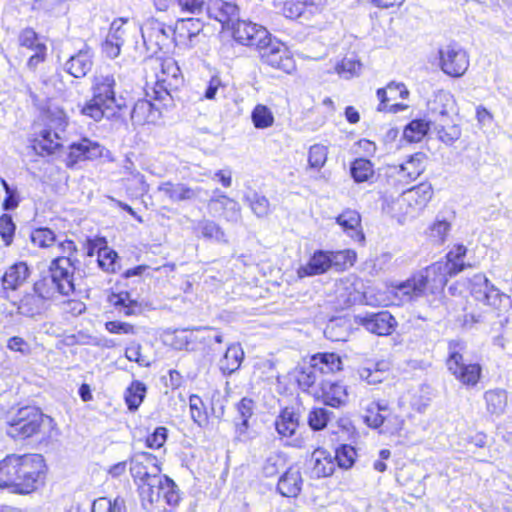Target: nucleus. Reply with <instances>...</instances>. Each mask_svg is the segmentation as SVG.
Segmentation results:
<instances>
[{"label":"nucleus","instance_id":"aec40b11","mask_svg":"<svg viewBox=\"0 0 512 512\" xmlns=\"http://www.w3.org/2000/svg\"><path fill=\"white\" fill-rule=\"evenodd\" d=\"M471 291L477 300L489 305L494 304L503 295L484 274L472 277Z\"/></svg>","mask_w":512,"mask_h":512},{"label":"nucleus","instance_id":"bb28decb","mask_svg":"<svg viewBox=\"0 0 512 512\" xmlns=\"http://www.w3.org/2000/svg\"><path fill=\"white\" fill-rule=\"evenodd\" d=\"M302 487V477L297 467H290L280 477L277 488L286 497H296Z\"/></svg>","mask_w":512,"mask_h":512},{"label":"nucleus","instance_id":"c756f323","mask_svg":"<svg viewBox=\"0 0 512 512\" xmlns=\"http://www.w3.org/2000/svg\"><path fill=\"white\" fill-rule=\"evenodd\" d=\"M244 358V351L240 344H231L224 356L220 359L219 367L224 374H232L237 371Z\"/></svg>","mask_w":512,"mask_h":512},{"label":"nucleus","instance_id":"37998d69","mask_svg":"<svg viewBox=\"0 0 512 512\" xmlns=\"http://www.w3.org/2000/svg\"><path fill=\"white\" fill-rule=\"evenodd\" d=\"M197 229L202 237L215 240L221 243H227L225 232L222 228L212 220H202L198 223Z\"/></svg>","mask_w":512,"mask_h":512},{"label":"nucleus","instance_id":"4d7b16f0","mask_svg":"<svg viewBox=\"0 0 512 512\" xmlns=\"http://www.w3.org/2000/svg\"><path fill=\"white\" fill-rule=\"evenodd\" d=\"M451 224L445 219H436L430 226V237L438 244L445 242L450 231Z\"/></svg>","mask_w":512,"mask_h":512},{"label":"nucleus","instance_id":"4c0bfd02","mask_svg":"<svg viewBox=\"0 0 512 512\" xmlns=\"http://www.w3.org/2000/svg\"><path fill=\"white\" fill-rule=\"evenodd\" d=\"M330 268L336 271H344L353 266L356 261V253L353 250L328 251Z\"/></svg>","mask_w":512,"mask_h":512},{"label":"nucleus","instance_id":"3c124183","mask_svg":"<svg viewBox=\"0 0 512 512\" xmlns=\"http://www.w3.org/2000/svg\"><path fill=\"white\" fill-rule=\"evenodd\" d=\"M46 120L48 129L63 132L67 125V117L65 112L59 108H49L46 112Z\"/></svg>","mask_w":512,"mask_h":512},{"label":"nucleus","instance_id":"6e6d98bb","mask_svg":"<svg viewBox=\"0 0 512 512\" xmlns=\"http://www.w3.org/2000/svg\"><path fill=\"white\" fill-rule=\"evenodd\" d=\"M254 402L252 399L243 398L237 405L238 413L241 417V423H237L240 433H244L248 428V419L253 414Z\"/></svg>","mask_w":512,"mask_h":512},{"label":"nucleus","instance_id":"1a4fd4ad","mask_svg":"<svg viewBox=\"0 0 512 512\" xmlns=\"http://www.w3.org/2000/svg\"><path fill=\"white\" fill-rule=\"evenodd\" d=\"M440 67L451 77H461L469 67L466 51L457 45H447L439 50Z\"/></svg>","mask_w":512,"mask_h":512},{"label":"nucleus","instance_id":"412c9836","mask_svg":"<svg viewBox=\"0 0 512 512\" xmlns=\"http://www.w3.org/2000/svg\"><path fill=\"white\" fill-rule=\"evenodd\" d=\"M93 66V53L88 46L80 49L70 56L64 65V69L75 78L84 77Z\"/></svg>","mask_w":512,"mask_h":512},{"label":"nucleus","instance_id":"ea45409f","mask_svg":"<svg viewBox=\"0 0 512 512\" xmlns=\"http://www.w3.org/2000/svg\"><path fill=\"white\" fill-rule=\"evenodd\" d=\"M146 394V386L140 381H133L126 389L125 401L131 411H135L141 405Z\"/></svg>","mask_w":512,"mask_h":512},{"label":"nucleus","instance_id":"13d9d810","mask_svg":"<svg viewBox=\"0 0 512 512\" xmlns=\"http://www.w3.org/2000/svg\"><path fill=\"white\" fill-rule=\"evenodd\" d=\"M117 253L107 247L98 251V265L106 272H115Z\"/></svg>","mask_w":512,"mask_h":512},{"label":"nucleus","instance_id":"a19ab883","mask_svg":"<svg viewBox=\"0 0 512 512\" xmlns=\"http://www.w3.org/2000/svg\"><path fill=\"white\" fill-rule=\"evenodd\" d=\"M251 120L257 129H266L274 124V115L266 105L257 104L252 110Z\"/></svg>","mask_w":512,"mask_h":512},{"label":"nucleus","instance_id":"6e6552de","mask_svg":"<svg viewBox=\"0 0 512 512\" xmlns=\"http://www.w3.org/2000/svg\"><path fill=\"white\" fill-rule=\"evenodd\" d=\"M260 57L267 65L290 73L294 69V61L288 55L285 46L278 40L273 39L271 35L260 45L258 49Z\"/></svg>","mask_w":512,"mask_h":512},{"label":"nucleus","instance_id":"338daca9","mask_svg":"<svg viewBox=\"0 0 512 512\" xmlns=\"http://www.w3.org/2000/svg\"><path fill=\"white\" fill-rule=\"evenodd\" d=\"M125 356L129 361H134L140 366L147 367L150 365L149 361L141 354V345L133 343L125 350Z\"/></svg>","mask_w":512,"mask_h":512},{"label":"nucleus","instance_id":"a878e982","mask_svg":"<svg viewBox=\"0 0 512 512\" xmlns=\"http://www.w3.org/2000/svg\"><path fill=\"white\" fill-rule=\"evenodd\" d=\"M30 270L25 262H17L7 268L2 276V285L6 290H16L26 282Z\"/></svg>","mask_w":512,"mask_h":512},{"label":"nucleus","instance_id":"680f3d73","mask_svg":"<svg viewBox=\"0 0 512 512\" xmlns=\"http://www.w3.org/2000/svg\"><path fill=\"white\" fill-rule=\"evenodd\" d=\"M14 232L15 224L12 217L8 214H3L0 217V235L6 246L12 243Z\"/></svg>","mask_w":512,"mask_h":512},{"label":"nucleus","instance_id":"864d4df0","mask_svg":"<svg viewBox=\"0 0 512 512\" xmlns=\"http://www.w3.org/2000/svg\"><path fill=\"white\" fill-rule=\"evenodd\" d=\"M31 241L35 246L47 248L52 246L56 241L54 232L48 228H38L31 233Z\"/></svg>","mask_w":512,"mask_h":512},{"label":"nucleus","instance_id":"a18cd8bd","mask_svg":"<svg viewBox=\"0 0 512 512\" xmlns=\"http://www.w3.org/2000/svg\"><path fill=\"white\" fill-rule=\"evenodd\" d=\"M429 122L419 119L411 121L404 129V138L409 142H419L427 134Z\"/></svg>","mask_w":512,"mask_h":512},{"label":"nucleus","instance_id":"774afa93","mask_svg":"<svg viewBox=\"0 0 512 512\" xmlns=\"http://www.w3.org/2000/svg\"><path fill=\"white\" fill-rule=\"evenodd\" d=\"M438 135L441 141L450 144L460 137L461 131L460 128L456 125H451L448 127L440 125V128L438 129Z\"/></svg>","mask_w":512,"mask_h":512},{"label":"nucleus","instance_id":"ddd939ff","mask_svg":"<svg viewBox=\"0 0 512 512\" xmlns=\"http://www.w3.org/2000/svg\"><path fill=\"white\" fill-rule=\"evenodd\" d=\"M157 190L174 203L199 200L202 193L207 194V191L199 186L192 187L182 182L173 183L170 181L161 183Z\"/></svg>","mask_w":512,"mask_h":512},{"label":"nucleus","instance_id":"58836bf2","mask_svg":"<svg viewBox=\"0 0 512 512\" xmlns=\"http://www.w3.org/2000/svg\"><path fill=\"white\" fill-rule=\"evenodd\" d=\"M487 410L491 414L501 415L507 406V394L505 391L496 389L487 391L484 395Z\"/></svg>","mask_w":512,"mask_h":512},{"label":"nucleus","instance_id":"dca6fc26","mask_svg":"<svg viewBox=\"0 0 512 512\" xmlns=\"http://www.w3.org/2000/svg\"><path fill=\"white\" fill-rule=\"evenodd\" d=\"M102 153L103 147L99 143L84 138L80 142L70 145L67 165L73 166L79 161L99 158Z\"/></svg>","mask_w":512,"mask_h":512},{"label":"nucleus","instance_id":"4be33fe9","mask_svg":"<svg viewBox=\"0 0 512 512\" xmlns=\"http://www.w3.org/2000/svg\"><path fill=\"white\" fill-rule=\"evenodd\" d=\"M330 261L328 251L317 250L309 258L305 265H301L297 269L299 279L322 275L330 270Z\"/></svg>","mask_w":512,"mask_h":512},{"label":"nucleus","instance_id":"c85d7f7f","mask_svg":"<svg viewBox=\"0 0 512 512\" xmlns=\"http://www.w3.org/2000/svg\"><path fill=\"white\" fill-rule=\"evenodd\" d=\"M18 456L19 454H8L0 460V488H7L13 492V486L17 484Z\"/></svg>","mask_w":512,"mask_h":512},{"label":"nucleus","instance_id":"393cba45","mask_svg":"<svg viewBox=\"0 0 512 512\" xmlns=\"http://www.w3.org/2000/svg\"><path fill=\"white\" fill-rule=\"evenodd\" d=\"M336 222L344 231L355 241L363 242L365 237L361 231V217L356 210H344L337 218Z\"/></svg>","mask_w":512,"mask_h":512},{"label":"nucleus","instance_id":"de8ad7c7","mask_svg":"<svg viewBox=\"0 0 512 512\" xmlns=\"http://www.w3.org/2000/svg\"><path fill=\"white\" fill-rule=\"evenodd\" d=\"M202 27L203 25L198 18H186L177 21L175 30L180 36L191 39L201 32Z\"/></svg>","mask_w":512,"mask_h":512},{"label":"nucleus","instance_id":"f257e3e1","mask_svg":"<svg viewBox=\"0 0 512 512\" xmlns=\"http://www.w3.org/2000/svg\"><path fill=\"white\" fill-rule=\"evenodd\" d=\"M45 302L56 298L57 295L69 296L75 291L73 268L68 257H57L51 263L49 275L44 276L33 286Z\"/></svg>","mask_w":512,"mask_h":512},{"label":"nucleus","instance_id":"f8f14e48","mask_svg":"<svg viewBox=\"0 0 512 512\" xmlns=\"http://www.w3.org/2000/svg\"><path fill=\"white\" fill-rule=\"evenodd\" d=\"M354 320L355 323L377 335H389L396 326L395 318L386 310L378 313L357 314Z\"/></svg>","mask_w":512,"mask_h":512},{"label":"nucleus","instance_id":"423d86ee","mask_svg":"<svg viewBox=\"0 0 512 512\" xmlns=\"http://www.w3.org/2000/svg\"><path fill=\"white\" fill-rule=\"evenodd\" d=\"M432 196V185L425 182L404 191L396 205L403 216L414 218L425 209Z\"/></svg>","mask_w":512,"mask_h":512},{"label":"nucleus","instance_id":"a211bd4d","mask_svg":"<svg viewBox=\"0 0 512 512\" xmlns=\"http://www.w3.org/2000/svg\"><path fill=\"white\" fill-rule=\"evenodd\" d=\"M210 18L219 21L223 28H230L238 18V7L223 0H211L207 6Z\"/></svg>","mask_w":512,"mask_h":512},{"label":"nucleus","instance_id":"e433bc0d","mask_svg":"<svg viewBox=\"0 0 512 512\" xmlns=\"http://www.w3.org/2000/svg\"><path fill=\"white\" fill-rule=\"evenodd\" d=\"M311 363L322 373L336 372L342 369V361L335 353H318L312 356Z\"/></svg>","mask_w":512,"mask_h":512},{"label":"nucleus","instance_id":"2f4dec72","mask_svg":"<svg viewBox=\"0 0 512 512\" xmlns=\"http://www.w3.org/2000/svg\"><path fill=\"white\" fill-rule=\"evenodd\" d=\"M359 377L370 385L384 381L388 374V364L384 361L369 363L358 369Z\"/></svg>","mask_w":512,"mask_h":512},{"label":"nucleus","instance_id":"9b49d317","mask_svg":"<svg viewBox=\"0 0 512 512\" xmlns=\"http://www.w3.org/2000/svg\"><path fill=\"white\" fill-rule=\"evenodd\" d=\"M154 473H156V476L138 483L139 495L145 509H150L155 503H158L162 499V494L172 484L170 478L161 474V469H154Z\"/></svg>","mask_w":512,"mask_h":512},{"label":"nucleus","instance_id":"69168bd1","mask_svg":"<svg viewBox=\"0 0 512 512\" xmlns=\"http://www.w3.org/2000/svg\"><path fill=\"white\" fill-rule=\"evenodd\" d=\"M167 438V429L165 427H157L155 431L146 439L149 448L158 449L162 447Z\"/></svg>","mask_w":512,"mask_h":512},{"label":"nucleus","instance_id":"bf43d9fd","mask_svg":"<svg viewBox=\"0 0 512 512\" xmlns=\"http://www.w3.org/2000/svg\"><path fill=\"white\" fill-rule=\"evenodd\" d=\"M361 63L353 58H344L341 63L336 66V71L339 75L349 79L361 70Z\"/></svg>","mask_w":512,"mask_h":512},{"label":"nucleus","instance_id":"7c9ffc66","mask_svg":"<svg viewBox=\"0 0 512 512\" xmlns=\"http://www.w3.org/2000/svg\"><path fill=\"white\" fill-rule=\"evenodd\" d=\"M313 462L312 473L316 477H327L333 474L335 465L329 452L316 449L311 457Z\"/></svg>","mask_w":512,"mask_h":512},{"label":"nucleus","instance_id":"4468645a","mask_svg":"<svg viewBox=\"0 0 512 512\" xmlns=\"http://www.w3.org/2000/svg\"><path fill=\"white\" fill-rule=\"evenodd\" d=\"M423 273L426 276V284L434 292L443 289L448 282L449 277H453L459 273V269L455 264L440 260L428 266Z\"/></svg>","mask_w":512,"mask_h":512},{"label":"nucleus","instance_id":"603ef678","mask_svg":"<svg viewBox=\"0 0 512 512\" xmlns=\"http://www.w3.org/2000/svg\"><path fill=\"white\" fill-rule=\"evenodd\" d=\"M328 148L322 144H314L310 147L308 153V163L311 168L321 169L326 161Z\"/></svg>","mask_w":512,"mask_h":512},{"label":"nucleus","instance_id":"5fc2aeb1","mask_svg":"<svg viewBox=\"0 0 512 512\" xmlns=\"http://www.w3.org/2000/svg\"><path fill=\"white\" fill-rule=\"evenodd\" d=\"M356 451L354 447L343 444L335 450V460L341 468H350L355 461Z\"/></svg>","mask_w":512,"mask_h":512},{"label":"nucleus","instance_id":"c9c22d12","mask_svg":"<svg viewBox=\"0 0 512 512\" xmlns=\"http://www.w3.org/2000/svg\"><path fill=\"white\" fill-rule=\"evenodd\" d=\"M61 146L60 144V133L51 129H44L40 138L36 141L34 149L38 153L51 154Z\"/></svg>","mask_w":512,"mask_h":512},{"label":"nucleus","instance_id":"f03ea898","mask_svg":"<svg viewBox=\"0 0 512 512\" xmlns=\"http://www.w3.org/2000/svg\"><path fill=\"white\" fill-rule=\"evenodd\" d=\"M114 86L113 75L95 76L92 86L93 97L82 107L81 113L94 121L113 117L115 110H120L125 105L121 100L116 99Z\"/></svg>","mask_w":512,"mask_h":512},{"label":"nucleus","instance_id":"e2e57ef3","mask_svg":"<svg viewBox=\"0 0 512 512\" xmlns=\"http://www.w3.org/2000/svg\"><path fill=\"white\" fill-rule=\"evenodd\" d=\"M467 249L463 245H457L451 250L445 257V261L455 264L456 268L459 269V273L463 271L466 265L462 262V258L466 255Z\"/></svg>","mask_w":512,"mask_h":512},{"label":"nucleus","instance_id":"0eeeda50","mask_svg":"<svg viewBox=\"0 0 512 512\" xmlns=\"http://www.w3.org/2000/svg\"><path fill=\"white\" fill-rule=\"evenodd\" d=\"M464 349L460 341L449 342L448 370L465 385H475L480 377L481 368L478 364H466L461 351Z\"/></svg>","mask_w":512,"mask_h":512},{"label":"nucleus","instance_id":"8fccbe9b","mask_svg":"<svg viewBox=\"0 0 512 512\" xmlns=\"http://www.w3.org/2000/svg\"><path fill=\"white\" fill-rule=\"evenodd\" d=\"M331 415L332 412L325 408H313L308 415V424L313 430H322L327 426Z\"/></svg>","mask_w":512,"mask_h":512},{"label":"nucleus","instance_id":"20e7f679","mask_svg":"<svg viewBox=\"0 0 512 512\" xmlns=\"http://www.w3.org/2000/svg\"><path fill=\"white\" fill-rule=\"evenodd\" d=\"M160 70L156 74L154 88L155 100L168 107L172 105V93L183 82V77L177 62L173 58H166L159 62Z\"/></svg>","mask_w":512,"mask_h":512},{"label":"nucleus","instance_id":"0e129e2a","mask_svg":"<svg viewBox=\"0 0 512 512\" xmlns=\"http://www.w3.org/2000/svg\"><path fill=\"white\" fill-rule=\"evenodd\" d=\"M305 10L302 0L286 1L283 7V13L287 18L295 19L300 17Z\"/></svg>","mask_w":512,"mask_h":512},{"label":"nucleus","instance_id":"72a5a7b5","mask_svg":"<svg viewBox=\"0 0 512 512\" xmlns=\"http://www.w3.org/2000/svg\"><path fill=\"white\" fill-rule=\"evenodd\" d=\"M321 374L322 372L310 362L308 367L302 368L299 372L297 382L304 391L312 395L313 391L319 389L318 380Z\"/></svg>","mask_w":512,"mask_h":512},{"label":"nucleus","instance_id":"49530a36","mask_svg":"<svg viewBox=\"0 0 512 512\" xmlns=\"http://www.w3.org/2000/svg\"><path fill=\"white\" fill-rule=\"evenodd\" d=\"M350 171L356 182H365L374 174L372 163L363 158L356 159L352 163Z\"/></svg>","mask_w":512,"mask_h":512},{"label":"nucleus","instance_id":"9d476101","mask_svg":"<svg viewBox=\"0 0 512 512\" xmlns=\"http://www.w3.org/2000/svg\"><path fill=\"white\" fill-rule=\"evenodd\" d=\"M230 29L232 30L233 38L237 42L246 46H253L257 50L271 35L265 27L250 21L240 20L239 18H237Z\"/></svg>","mask_w":512,"mask_h":512},{"label":"nucleus","instance_id":"cd10ccee","mask_svg":"<svg viewBox=\"0 0 512 512\" xmlns=\"http://www.w3.org/2000/svg\"><path fill=\"white\" fill-rule=\"evenodd\" d=\"M426 155L415 153L399 165L398 174L407 181L416 180L425 170Z\"/></svg>","mask_w":512,"mask_h":512},{"label":"nucleus","instance_id":"2eb2a0df","mask_svg":"<svg viewBox=\"0 0 512 512\" xmlns=\"http://www.w3.org/2000/svg\"><path fill=\"white\" fill-rule=\"evenodd\" d=\"M312 396L321 400L325 405L336 408L345 403L347 392L346 388L340 383L321 380L319 389L313 391Z\"/></svg>","mask_w":512,"mask_h":512},{"label":"nucleus","instance_id":"79ce46f5","mask_svg":"<svg viewBox=\"0 0 512 512\" xmlns=\"http://www.w3.org/2000/svg\"><path fill=\"white\" fill-rule=\"evenodd\" d=\"M109 301L113 306L118 307L119 312L123 313L125 316L136 314V309L139 308L137 302L130 298L128 292L112 294Z\"/></svg>","mask_w":512,"mask_h":512},{"label":"nucleus","instance_id":"6ab92c4d","mask_svg":"<svg viewBox=\"0 0 512 512\" xmlns=\"http://www.w3.org/2000/svg\"><path fill=\"white\" fill-rule=\"evenodd\" d=\"M208 207L216 212L221 211L227 221L237 222L241 218L238 202L220 193L218 189L214 191V196L209 199Z\"/></svg>","mask_w":512,"mask_h":512},{"label":"nucleus","instance_id":"09e8293b","mask_svg":"<svg viewBox=\"0 0 512 512\" xmlns=\"http://www.w3.org/2000/svg\"><path fill=\"white\" fill-rule=\"evenodd\" d=\"M451 102V95L447 92L440 91L435 94L433 101L428 103L429 111L435 115L445 118L448 116L447 106Z\"/></svg>","mask_w":512,"mask_h":512},{"label":"nucleus","instance_id":"7ed1b4c3","mask_svg":"<svg viewBox=\"0 0 512 512\" xmlns=\"http://www.w3.org/2000/svg\"><path fill=\"white\" fill-rule=\"evenodd\" d=\"M16 482L13 492L18 494H29L35 491L43 482L46 464L40 454H23L18 456Z\"/></svg>","mask_w":512,"mask_h":512},{"label":"nucleus","instance_id":"f704fd0d","mask_svg":"<svg viewBox=\"0 0 512 512\" xmlns=\"http://www.w3.org/2000/svg\"><path fill=\"white\" fill-rule=\"evenodd\" d=\"M298 425V417L289 408H285L275 421L276 430L283 437L292 436L297 430Z\"/></svg>","mask_w":512,"mask_h":512},{"label":"nucleus","instance_id":"c03bdc74","mask_svg":"<svg viewBox=\"0 0 512 512\" xmlns=\"http://www.w3.org/2000/svg\"><path fill=\"white\" fill-rule=\"evenodd\" d=\"M244 199L257 217L262 218L270 213V203L265 196L252 192L247 194Z\"/></svg>","mask_w":512,"mask_h":512},{"label":"nucleus","instance_id":"b1692460","mask_svg":"<svg viewBox=\"0 0 512 512\" xmlns=\"http://www.w3.org/2000/svg\"><path fill=\"white\" fill-rule=\"evenodd\" d=\"M160 116V108L146 99L138 100L131 111V120L134 125L155 123Z\"/></svg>","mask_w":512,"mask_h":512},{"label":"nucleus","instance_id":"f3484780","mask_svg":"<svg viewBox=\"0 0 512 512\" xmlns=\"http://www.w3.org/2000/svg\"><path fill=\"white\" fill-rule=\"evenodd\" d=\"M156 461V457L150 453H142L132 458L130 473L137 484L156 476L154 469H160Z\"/></svg>","mask_w":512,"mask_h":512},{"label":"nucleus","instance_id":"39448f33","mask_svg":"<svg viewBox=\"0 0 512 512\" xmlns=\"http://www.w3.org/2000/svg\"><path fill=\"white\" fill-rule=\"evenodd\" d=\"M52 419L34 407H25L18 411L10 423L7 434L14 439L29 438L38 432L44 424H51Z\"/></svg>","mask_w":512,"mask_h":512},{"label":"nucleus","instance_id":"473e14b6","mask_svg":"<svg viewBox=\"0 0 512 512\" xmlns=\"http://www.w3.org/2000/svg\"><path fill=\"white\" fill-rule=\"evenodd\" d=\"M46 308V302L33 291L24 295L18 305V312L26 317L41 314Z\"/></svg>","mask_w":512,"mask_h":512},{"label":"nucleus","instance_id":"052dcab7","mask_svg":"<svg viewBox=\"0 0 512 512\" xmlns=\"http://www.w3.org/2000/svg\"><path fill=\"white\" fill-rule=\"evenodd\" d=\"M189 406L192 420L199 426L206 423L207 418L205 413L202 411L203 402L197 395H191L189 398Z\"/></svg>","mask_w":512,"mask_h":512},{"label":"nucleus","instance_id":"5701e85b","mask_svg":"<svg viewBox=\"0 0 512 512\" xmlns=\"http://www.w3.org/2000/svg\"><path fill=\"white\" fill-rule=\"evenodd\" d=\"M427 287L426 276L418 273L396 286L395 294L403 301H412L423 296Z\"/></svg>","mask_w":512,"mask_h":512}]
</instances>
